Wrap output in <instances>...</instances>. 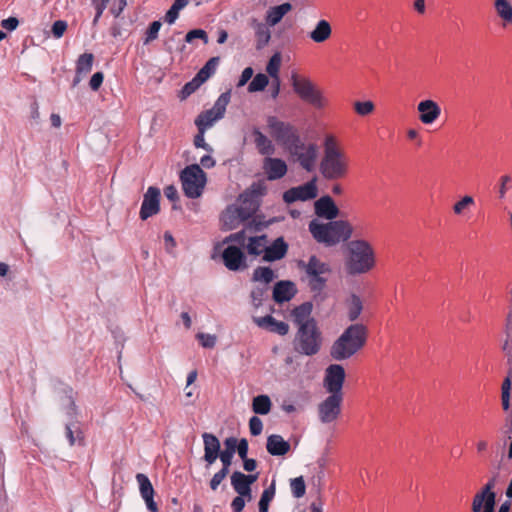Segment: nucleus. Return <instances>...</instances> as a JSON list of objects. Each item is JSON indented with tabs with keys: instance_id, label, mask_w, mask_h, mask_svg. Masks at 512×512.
Returning a JSON list of instances; mask_svg holds the SVG:
<instances>
[{
	"instance_id": "1",
	"label": "nucleus",
	"mask_w": 512,
	"mask_h": 512,
	"mask_svg": "<svg viewBox=\"0 0 512 512\" xmlns=\"http://www.w3.org/2000/svg\"><path fill=\"white\" fill-rule=\"evenodd\" d=\"M312 304L305 302L295 307L291 316L297 327L293 340L294 350L305 356L316 355L322 347L323 337L316 320L311 316Z\"/></svg>"
},
{
	"instance_id": "2",
	"label": "nucleus",
	"mask_w": 512,
	"mask_h": 512,
	"mask_svg": "<svg viewBox=\"0 0 512 512\" xmlns=\"http://www.w3.org/2000/svg\"><path fill=\"white\" fill-rule=\"evenodd\" d=\"M368 329L362 323L349 325L330 347V356L343 361L354 356L366 344Z\"/></svg>"
},
{
	"instance_id": "3",
	"label": "nucleus",
	"mask_w": 512,
	"mask_h": 512,
	"mask_svg": "<svg viewBox=\"0 0 512 512\" xmlns=\"http://www.w3.org/2000/svg\"><path fill=\"white\" fill-rule=\"evenodd\" d=\"M309 231L318 243L326 246L347 241L353 234V228L346 220H329L327 223H322L314 219L309 223Z\"/></svg>"
},
{
	"instance_id": "4",
	"label": "nucleus",
	"mask_w": 512,
	"mask_h": 512,
	"mask_svg": "<svg viewBox=\"0 0 512 512\" xmlns=\"http://www.w3.org/2000/svg\"><path fill=\"white\" fill-rule=\"evenodd\" d=\"M346 269L349 274H364L374 268L375 252L371 244L363 239L352 240L347 246Z\"/></svg>"
},
{
	"instance_id": "5",
	"label": "nucleus",
	"mask_w": 512,
	"mask_h": 512,
	"mask_svg": "<svg viewBox=\"0 0 512 512\" xmlns=\"http://www.w3.org/2000/svg\"><path fill=\"white\" fill-rule=\"evenodd\" d=\"M298 267L304 270L311 291L320 295L326 287L329 275L331 274L330 265L312 255L309 257L308 262L299 261Z\"/></svg>"
},
{
	"instance_id": "6",
	"label": "nucleus",
	"mask_w": 512,
	"mask_h": 512,
	"mask_svg": "<svg viewBox=\"0 0 512 512\" xmlns=\"http://www.w3.org/2000/svg\"><path fill=\"white\" fill-rule=\"evenodd\" d=\"M286 151L291 160L298 163L302 169L311 172L315 169L318 158V146L314 143H305L299 137Z\"/></svg>"
},
{
	"instance_id": "7",
	"label": "nucleus",
	"mask_w": 512,
	"mask_h": 512,
	"mask_svg": "<svg viewBox=\"0 0 512 512\" xmlns=\"http://www.w3.org/2000/svg\"><path fill=\"white\" fill-rule=\"evenodd\" d=\"M184 194L191 199L202 195L206 185V174L198 164L184 168L180 174Z\"/></svg>"
},
{
	"instance_id": "8",
	"label": "nucleus",
	"mask_w": 512,
	"mask_h": 512,
	"mask_svg": "<svg viewBox=\"0 0 512 512\" xmlns=\"http://www.w3.org/2000/svg\"><path fill=\"white\" fill-rule=\"evenodd\" d=\"M319 171L326 180H338L346 177L349 171V160L345 153L323 155Z\"/></svg>"
},
{
	"instance_id": "9",
	"label": "nucleus",
	"mask_w": 512,
	"mask_h": 512,
	"mask_svg": "<svg viewBox=\"0 0 512 512\" xmlns=\"http://www.w3.org/2000/svg\"><path fill=\"white\" fill-rule=\"evenodd\" d=\"M291 81L294 91L303 101L317 109H322L326 106V98L309 79L299 78L296 74H293Z\"/></svg>"
},
{
	"instance_id": "10",
	"label": "nucleus",
	"mask_w": 512,
	"mask_h": 512,
	"mask_svg": "<svg viewBox=\"0 0 512 512\" xmlns=\"http://www.w3.org/2000/svg\"><path fill=\"white\" fill-rule=\"evenodd\" d=\"M230 92L222 93L215 101L213 107L200 113L194 123L197 128L208 130L225 115L227 105L230 102Z\"/></svg>"
},
{
	"instance_id": "11",
	"label": "nucleus",
	"mask_w": 512,
	"mask_h": 512,
	"mask_svg": "<svg viewBox=\"0 0 512 512\" xmlns=\"http://www.w3.org/2000/svg\"><path fill=\"white\" fill-rule=\"evenodd\" d=\"M268 127L271 130L272 136L285 150L300 137L290 124L279 121L275 117H269Z\"/></svg>"
},
{
	"instance_id": "12",
	"label": "nucleus",
	"mask_w": 512,
	"mask_h": 512,
	"mask_svg": "<svg viewBox=\"0 0 512 512\" xmlns=\"http://www.w3.org/2000/svg\"><path fill=\"white\" fill-rule=\"evenodd\" d=\"M343 396L329 395L318 405V417L321 423L329 424L338 419L341 414Z\"/></svg>"
},
{
	"instance_id": "13",
	"label": "nucleus",
	"mask_w": 512,
	"mask_h": 512,
	"mask_svg": "<svg viewBox=\"0 0 512 512\" xmlns=\"http://www.w3.org/2000/svg\"><path fill=\"white\" fill-rule=\"evenodd\" d=\"M345 381V370L339 364H331L325 370L324 387L331 395L343 396L342 388Z\"/></svg>"
},
{
	"instance_id": "14",
	"label": "nucleus",
	"mask_w": 512,
	"mask_h": 512,
	"mask_svg": "<svg viewBox=\"0 0 512 512\" xmlns=\"http://www.w3.org/2000/svg\"><path fill=\"white\" fill-rule=\"evenodd\" d=\"M497 475H494L484 487L475 494L472 501V512H481L482 507H495L496 494L492 491L496 485Z\"/></svg>"
},
{
	"instance_id": "15",
	"label": "nucleus",
	"mask_w": 512,
	"mask_h": 512,
	"mask_svg": "<svg viewBox=\"0 0 512 512\" xmlns=\"http://www.w3.org/2000/svg\"><path fill=\"white\" fill-rule=\"evenodd\" d=\"M317 196V185L316 179H312L311 181L288 189L283 194V200L286 203H293L295 201H307L314 199Z\"/></svg>"
},
{
	"instance_id": "16",
	"label": "nucleus",
	"mask_w": 512,
	"mask_h": 512,
	"mask_svg": "<svg viewBox=\"0 0 512 512\" xmlns=\"http://www.w3.org/2000/svg\"><path fill=\"white\" fill-rule=\"evenodd\" d=\"M160 190L157 187L150 186L143 197L140 209V218L147 220L160 211Z\"/></svg>"
},
{
	"instance_id": "17",
	"label": "nucleus",
	"mask_w": 512,
	"mask_h": 512,
	"mask_svg": "<svg viewBox=\"0 0 512 512\" xmlns=\"http://www.w3.org/2000/svg\"><path fill=\"white\" fill-rule=\"evenodd\" d=\"M222 259L224 265L231 271H239L247 267L246 257L237 246L230 245L226 247L222 252Z\"/></svg>"
},
{
	"instance_id": "18",
	"label": "nucleus",
	"mask_w": 512,
	"mask_h": 512,
	"mask_svg": "<svg viewBox=\"0 0 512 512\" xmlns=\"http://www.w3.org/2000/svg\"><path fill=\"white\" fill-rule=\"evenodd\" d=\"M250 217V213L242 207L229 206L222 214L221 221L226 230L237 228Z\"/></svg>"
},
{
	"instance_id": "19",
	"label": "nucleus",
	"mask_w": 512,
	"mask_h": 512,
	"mask_svg": "<svg viewBox=\"0 0 512 512\" xmlns=\"http://www.w3.org/2000/svg\"><path fill=\"white\" fill-rule=\"evenodd\" d=\"M204 444L203 460L206 463V468H209L218 459L219 452L221 451V444L219 439L211 433L202 434Z\"/></svg>"
},
{
	"instance_id": "20",
	"label": "nucleus",
	"mask_w": 512,
	"mask_h": 512,
	"mask_svg": "<svg viewBox=\"0 0 512 512\" xmlns=\"http://www.w3.org/2000/svg\"><path fill=\"white\" fill-rule=\"evenodd\" d=\"M253 322L261 329L268 332L285 336L289 332V325L284 321H278L271 315L264 317H253Z\"/></svg>"
},
{
	"instance_id": "21",
	"label": "nucleus",
	"mask_w": 512,
	"mask_h": 512,
	"mask_svg": "<svg viewBox=\"0 0 512 512\" xmlns=\"http://www.w3.org/2000/svg\"><path fill=\"white\" fill-rule=\"evenodd\" d=\"M417 111L419 119L425 125L434 123L441 114L440 106L431 99H426L418 103Z\"/></svg>"
},
{
	"instance_id": "22",
	"label": "nucleus",
	"mask_w": 512,
	"mask_h": 512,
	"mask_svg": "<svg viewBox=\"0 0 512 512\" xmlns=\"http://www.w3.org/2000/svg\"><path fill=\"white\" fill-rule=\"evenodd\" d=\"M136 480L139 485L141 497L145 501L147 509L150 512H158V506L154 501L155 491L149 478L143 473H138L136 475Z\"/></svg>"
},
{
	"instance_id": "23",
	"label": "nucleus",
	"mask_w": 512,
	"mask_h": 512,
	"mask_svg": "<svg viewBox=\"0 0 512 512\" xmlns=\"http://www.w3.org/2000/svg\"><path fill=\"white\" fill-rule=\"evenodd\" d=\"M315 214L318 217L325 218L327 220H333L338 217L340 211L336 206L334 200L328 196H322L314 203Z\"/></svg>"
},
{
	"instance_id": "24",
	"label": "nucleus",
	"mask_w": 512,
	"mask_h": 512,
	"mask_svg": "<svg viewBox=\"0 0 512 512\" xmlns=\"http://www.w3.org/2000/svg\"><path fill=\"white\" fill-rule=\"evenodd\" d=\"M263 169L268 180H278L287 173V164L280 158L266 157L263 162Z\"/></svg>"
},
{
	"instance_id": "25",
	"label": "nucleus",
	"mask_w": 512,
	"mask_h": 512,
	"mask_svg": "<svg viewBox=\"0 0 512 512\" xmlns=\"http://www.w3.org/2000/svg\"><path fill=\"white\" fill-rule=\"evenodd\" d=\"M288 251V244L285 242L283 237H278L271 244L267 243V248L263 261L274 262L284 258Z\"/></svg>"
},
{
	"instance_id": "26",
	"label": "nucleus",
	"mask_w": 512,
	"mask_h": 512,
	"mask_svg": "<svg viewBox=\"0 0 512 512\" xmlns=\"http://www.w3.org/2000/svg\"><path fill=\"white\" fill-rule=\"evenodd\" d=\"M297 292L296 286L291 281H279L273 289V299L277 303L291 300Z\"/></svg>"
},
{
	"instance_id": "27",
	"label": "nucleus",
	"mask_w": 512,
	"mask_h": 512,
	"mask_svg": "<svg viewBox=\"0 0 512 512\" xmlns=\"http://www.w3.org/2000/svg\"><path fill=\"white\" fill-rule=\"evenodd\" d=\"M266 449L272 456H284L290 451V443L281 435L272 434L267 438Z\"/></svg>"
},
{
	"instance_id": "28",
	"label": "nucleus",
	"mask_w": 512,
	"mask_h": 512,
	"mask_svg": "<svg viewBox=\"0 0 512 512\" xmlns=\"http://www.w3.org/2000/svg\"><path fill=\"white\" fill-rule=\"evenodd\" d=\"M267 25L268 24L262 23L255 18L250 21V26L255 31L256 48L258 50L263 49L268 45L271 39V31Z\"/></svg>"
},
{
	"instance_id": "29",
	"label": "nucleus",
	"mask_w": 512,
	"mask_h": 512,
	"mask_svg": "<svg viewBox=\"0 0 512 512\" xmlns=\"http://www.w3.org/2000/svg\"><path fill=\"white\" fill-rule=\"evenodd\" d=\"M332 28L327 20L317 22L315 28L309 33V37L315 43H323L330 38Z\"/></svg>"
},
{
	"instance_id": "30",
	"label": "nucleus",
	"mask_w": 512,
	"mask_h": 512,
	"mask_svg": "<svg viewBox=\"0 0 512 512\" xmlns=\"http://www.w3.org/2000/svg\"><path fill=\"white\" fill-rule=\"evenodd\" d=\"M268 237L266 235H259L250 237L246 244V250L250 255L259 256L266 252Z\"/></svg>"
},
{
	"instance_id": "31",
	"label": "nucleus",
	"mask_w": 512,
	"mask_h": 512,
	"mask_svg": "<svg viewBox=\"0 0 512 512\" xmlns=\"http://www.w3.org/2000/svg\"><path fill=\"white\" fill-rule=\"evenodd\" d=\"M292 9L290 3H283L281 5L271 7L266 14V22L269 26L277 25L282 18Z\"/></svg>"
},
{
	"instance_id": "32",
	"label": "nucleus",
	"mask_w": 512,
	"mask_h": 512,
	"mask_svg": "<svg viewBox=\"0 0 512 512\" xmlns=\"http://www.w3.org/2000/svg\"><path fill=\"white\" fill-rule=\"evenodd\" d=\"M349 321H356L362 313L363 303L359 296L352 294L345 302Z\"/></svg>"
},
{
	"instance_id": "33",
	"label": "nucleus",
	"mask_w": 512,
	"mask_h": 512,
	"mask_svg": "<svg viewBox=\"0 0 512 512\" xmlns=\"http://www.w3.org/2000/svg\"><path fill=\"white\" fill-rule=\"evenodd\" d=\"M254 143L259 153L262 155H272L275 152V147L270 139H268L262 132L255 130Z\"/></svg>"
},
{
	"instance_id": "34",
	"label": "nucleus",
	"mask_w": 512,
	"mask_h": 512,
	"mask_svg": "<svg viewBox=\"0 0 512 512\" xmlns=\"http://www.w3.org/2000/svg\"><path fill=\"white\" fill-rule=\"evenodd\" d=\"M271 400L267 395H258L253 398L252 410L256 414L266 415L271 410Z\"/></svg>"
},
{
	"instance_id": "35",
	"label": "nucleus",
	"mask_w": 512,
	"mask_h": 512,
	"mask_svg": "<svg viewBox=\"0 0 512 512\" xmlns=\"http://www.w3.org/2000/svg\"><path fill=\"white\" fill-rule=\"evenodd\" d=\"M94 56L92 53H84L79 56L76 63V71L78 74H88L93 66Z\"/></svg>"
},
{
	"instance_id": "36",
	"label": "nucleus",
	"mask_w": 512,
	"mask_h": 512,
	"mask_svg": "<svg viewBox=\"0 0 512 512\" xmlns=\"http://www.w3.org/2000/svg\"><path fill=\"white\" fill-rule=\"evenodd\" d=\"M274 278V271L269 267H258L253 272V280L264 283L265 285L272 282Z\"/></svg>"
},
{
	"instance_id": "37",
	"label": "nucleus",
	"mask_w": 512,
	"mask_h": 512,
	"mask_svg": "<svg viewBox=\"0 0 512 512\" xmlns=\"http://www.w3.org/2000/svg\"><path fill=\"white\" fill-rule=\"evenodd\" d=\"M230 480L231 485L237 494H242L243 491H246L251 488L243 479V473L240 471L233 472L230 477Z\"/></svg>"
},
{
	"instance_id": "38",
	"label": "nucleus",
	"mask_w": 512,
	"mask_h": 512,
	"mask_svg": "<svg viewBox=\"0 0 512 512\" xmlns=\"http://www.w3.org/2000/svg\"><path fill=\"white\" fill-rule=\"evenodd\" d=\"M275 495V484L274 482L270 485V487L266 488L259 500V512H267L269 503L272 501Z\"/></svg>"
},
{
	"instance_id": "39",
	"label": "nucleus",
	"mask_w": 512,
	"mask_h": 512,
	"mask_svg": "<svg viewBox=\"0 0 512 512\" xmlns=\"http://www.w3.org/2000/svg\"><path fill=\"white\" fill-rule=\"evenodd\" d=\"M269 83L268 77L263 73H258L248 85L250 93L263 91Z\"/></svg>"
},
{
	"instance_id": "40",
	"label": "nucleus",
	"mask_w": 512,
	"mask_h": 512,
	"mask_svg": "<svg viewBox=\"0 0 512 512\" xmlns=\"http://www.w3.org/2000/svg\"><path fill=\"white\" fill-rule=\"evenodd\" d=\"M217 64V57L209 59L196 75L199 79L205 82L215 72Z\"/></svg>"
},
{
	"instance_id": "41",
	"label": "nucleus",
	"mask_w": 512,
	"mask_h": 512,
	"mask_svg": "<svg viewBox=\"0 0 512 512\" xmlns=\"http://www.w3.org/2000/svg\"><path fill=\"white\" fill-rule=\"evenodd\" d=\"M280 66H281V54L275 53L270 58V60L267 64V67H266V71L273 79H279L278 73H279Z\"/></svg>"
},
{
	"instance_id": "42",
	"label": "nucleus",
	"mask_w": 512,
	"mask_h": 512,
	"mask_svg": "<svg viewBox=\"0 0 512 512\" xmlns=\"http://www.w3.org/2000/svg\"><path fill=\"white\" fill-rule=\"evenodd\" d=\"M495 8L501 18L506 21L512 20V7L506 0H496Z\"/></svg>"
},
{
	"instance_id": "43",
	"label": "nucleus",
	"mask_w": 512,
	"mask_h": 512,
	"mask_svg": "<svg viewBox=\"0 0 512 512\" xmlns=\"http://www.w3.org/2000/svg\"><path fill=\"white\" fill-rule=\"evenodd\" d=\"M290 486L292 494L295 498H301L305 495L306 486L302 476L292 479Z\"/></svg>"
},
{
	"instance_id": "44",
	"label": "nucleus",
	"mask_w": 512,
	"mask_h": 512,
	"mask_svg": "<svg viewBox=\"0 0 512 512\" xmlns=\"http://www.w3.org/2000/svg\"><path fill=\"white\" fill-rule=\"evenodd\" d=\"M204 82L196 75L190 82L186 83L181 90V98L185 99L195 92Z\"/></svg>"
},
{
	"instance_id": "45",
	"label": "nucleus",
	"mask_w": 512,
	"mask_h": 512,
	"mask_svg": "<svg viewBox=\"0 0 512 512\" xmlns=\"http://www.w3.org/2000/svg\"><path fill=\"white\" fill-rule=\"evenodd\" d=\"M267 293L266 287H255L251 291L250 297H251V303L255 308H258L262 305L264 297Z\"/></svg>"
},
{
	"instance_id": "46",
	"label": "nucleus",
	"mask_w": 512,
	"mask_h": 512,
	"mask_svg": "<svg viewBox=\"0 0 512 512\" xmlns=\"http://www.w3.org/2000/svg\"><path fill=\"white\" fill-rule=\"evenodd\" d=\"M340 154L344 153L337 145L336 140L333 136L329 135L325 138L324 141V153L323 155L329 154Z\"/></svg>"
},
{
	"instance_id": "47",
	"label": "nucleus",
	"mask_w": 512,
	"mask_h": 512,
	"mask_svg": "<svg viewBox=\"0 0 512 512\" xmlns=\"http://www.w3.org/2000/svg\"><path fill=\"white\" fill-rule=\"evenodd\" d=\"M474 204V199L472 196L466 195L461 198L458 202H456L453 206V211L456 215H460L463 211L469 206Z\"/></svg>"
},
{
	"instance_id": "48",
	"label": "nucleus",
	"mask_w": 512,
	"mask_h": 512,
	"mask_svg": "<svg viewBox=\"0 0 512 512\" xmlns=\"http://www.w3.org/2000/svg\"><path fill=\"white\" fill-rule=\"evenodd\" d=\"M161 26L162 24L160 21H154L150 24L149 28L146 31V38L144 39L143 42L145 45L157 39Z\"/></svg>"
},
{
	"instance_id": "49",
	"label": "nucleus",
	"mask_w": 512,
	"mask_h": 512,
	"mask_svg": "<svg viewBox=\"0 0 512 512\" xmlns=\"http://www.w3.org/2000/svg\"><path fill=\"white\" fill-rule=\"evenodd\" d=\"M354 109L357 112V114L361 116H366L373 112L374 104L372 101H358L354 103Z\"/></svg>"
},
{
	"instance_id": "50",
	"label": "nucleus",
	"mask_w": 512,
	"mask_h": 512,
	"mask_svg": "<svg viewBox=\"0 0 512 512\" xmlns=\"http://www.w3.org/2000/svg\"><path fill=\"white\" fill-rule=\"evenodd\" d=\"M197 129H198V134L194 138V145L197 148H203L207 152L212 153L213 148L205 142V138H204L205 132L207 130H205L203 128H197Z\"/></svg>"
},
{
	"instance_id": "51",
	"label": "nucleus",
	"mask_w": 512,
	"mask_h": 512,
	"mask_svg": "<svg viewBox=\"0 0 512 512\" xmlns=\"http://www.w3.org/2000/svg\"><path fill=\"white\" fill-rule=\"evenodd\" d=\"M197 339L204 348H213L216 345L217 338L215 335L208 333H198Z\"/></svg>"
},
{
	"instance_id": "52",
	"label": "nucleus",
	"mask_w": 512,
	"mask_h": 512,
	"mask_svg": "<svg viewBox=\"0 0 512 512\" xmlns=\"http://www.w3.org/2000/svg\"><path fill=\"white\" fill-rule=\"evenodd\" d=\"M194 39H202L205 44L208 42L207 33L202 29L191 30L185 36V41L188 43H191Z\"/></svg>"
},
{
	"instance_id": "53",
	"label": "nucleus",
	"mask_w": 512,
	"mask_h": 512,
	"mask_svg": "<svg viewBox=\"0 0 512 512\" xmlns=\"http://www.w3.org/2000/svg\"><path fill=\"white\" fill-rule=\"evenodd\" d=\"M229 472L220 469L216 472L210 480L209 486L212 491H216L222 481L227 477Z\"/></svg>"
},
{
	"instance_id": "54",
	"label": "nucleus",
	"mask_w": 512,
	"mask_h": 512,
	"mask_svg": "<svg viewBox=\"0 0 512 512\" xmlns=\"http://www.w3.org/2000/svg\"><path fill=\"white\" fill-rule=\"evenodd\" d=\"M249 429H250V433L253 436H257V435L261 434V432L263 430L262 420L257 416L251 417L249 420Z\"/></svg>"
},
{
	"instance_id": "55",
	"label": "nucleus",
	"mask_w": 512,
	"mask_h": 512,
	"mask_svg": "<svg viewBox=\"0 0 512 512\" xmlns=\"http://www.w3.org/2000/svg\"><path fill=\"white\" fill-rule=\"evenodd\" d=\"M234 454L228 451H220L218 458L220 459L222 463V470L229 472L230 466L232 464Z\"/></svg>"
},
{
	"instance_id": "56",
	"label": "nucleus",
	"mask_w": 512,
	"mask_h": 512,
	"mask_svg": "<svg viewBox=\"0 0 512 512\" xmlns=\"http://www.w3.org/2000/svg\"><path fill=\"white\" fill-rule=\"evenodd\" d=\"M66 29L67 23L62 20L55 21L52 25V33L56 38L62 37Z\"/></svg>"
},
{
	"instance_id": "57",
	"label": "nucleus",
	"mask_w": 512,
	"mask_h": 512,
	"mask_svg": "<svg viewBox=\"0 0 512 512\" xmlns=\"http://www.w3.org/2000/svg\"><path fill=\"white\" fill-rule=\"evenodd\" d=\"M104 75L102 72H96L92 75L89 86L93 91H97L103 83Z\"/></svg>"
},
{
	"instance_id": "58",
	"label": "nucleus",
	"mask_w": 512,
	"mask_h": 512,
	"mask_svg": "<svg viewBox=\"0 0 512 512\" xmlns=\"http://www.w3.org/2000/svg\"><path fill=\"white\" fill-rule=\"evenodd\" d=\"M18 25L19 21L15 17H9L7 19L2 20L1 22V26L8 31L15 30L18 27Z\"/></svg>"
},
{
	"instance_id": "59",
	"label": "nucleus",
	"mask_w": 512,
	"mask_h": 512,
	"mask_svg": "<svg viewBox=\"0 0 512 512\" xmlns=\"http://www.w3.org/2000/svg\"><path fill=\"white\" fill-rule=\"evenodd\" d=\"M236 451L241 459L247 458L248 441L245 438L239 440Z\"/></svg>"
},
{
	"instance_id": "60",
	"label": "nucleus",
	"mask_w": 512,
	"mask_h": 512,
	"mask_svg": "<svg viewBox=\"0 0 512 512\" xmlns=\"http://www.w3.org/2000/svg\"><path fill=\"white\" fill-rule=\"evenodd\" d=\"M253 76V69L251 67H247L242 71V74L240 76V79L238 81L237 86L242 87L244 86Z\"/></svg>"
},
{
	"instance_id": "61",
	"label": "nucleus",
	"mask_w": 512,
	"mask_h": 512,
	"mask_svg": "<svg viewBox=\"0 0 512 512\" xmlns=\"http://www.w3.org/2000/svg\"><path fill=\"white\" fill-rule=\"evenodd\" d=\"M238 442L239 441L235 437L226 438L224 441L225 449L223 451H228L231 452L232 454H235Z\"/></svg>"
},
{
	"instance_id": "62",
	"label": "nucleus",
	"mask_w": 512,
	"mask_h": 512,
	"mask_svg": "<svg viewBox=\"0 0 512 512\" xmlns=\"http://www.w3.org/2000/svg\"><path fill=\"white\" fill-rule=\"evenodd\" d=\"M244 237H245V232L239 231L237 233H233V234H230L229 236H227L223 240V243H230V242L243 243Z\"/></svg>"
},
{
	"instance_id": "63",
	"label": "nucleus",
	"mask_w": 512,
	"mask_h": 512,
	"mask_svg": "<svg viewBox=\"0 0 512 512\" xmlns=\"http://www.w3.org/2000/svg\"><path fill=\"white\" fill-rule=\"evenodd\" d=\"M178 15L179 10L174 5H172L165 14V21L169 24H173L177 20Z\"/></svg>"
},
{
	"instance_id": "64",
	"label": "nucleus",
	"mask_w": 512,
	"mask_h": 512,
	"mask_svg": "<svg viewBox=\"0 0 512 512\" xmlns=\"http://www.w3.org/2000/svg\"><path fill=\"white\" fill-rule=\"evenodd\" d=\"M245 507V500L242 497L237 496L231 502V508L233 512H242Z\"/></svg>"
}]
</instances>
